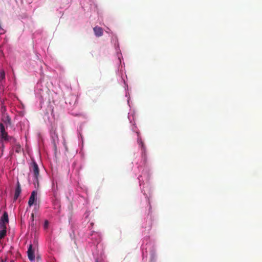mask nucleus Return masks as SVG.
<instances>
[{
    "label": "nucleus",
    "mask_w": 262,
    "mask_h": 262,
    "mask_svg": "<svg viewBox=\"0 0 262 262\" xmlns=\"http://www.w3.org/2000/svg\"><path fill=\"white\" fill-rule=\"evenodd\" d=\"M1 221L6 224L9 223L8 214L7 212H4L3 216H2Z\"/></svg>",
    "instance_id": "8"
},
{
    "label": "nucleus",
    "mask_w": 262,
    "mask_h": 262,
    "mask_svg": "<svg viewBox=\"0 0 262 262\" xmlns=\"http://www.w3.org/2000/svg\"><path fill=\"white\" fill-rule=\"evenodd\" d=\"M5 80V72L3 70L0 71V84H2L3 81Z\"/></svg>",
    "instance_id": "11"
},
{
    "label": "nucleus",
    "mask_w": 262,
    "mask_h": 262,
    "mask_svg": "<svg viewBox=\"0 0 262 262\" xmlns=\"http://www.w3.org/2000/svg\"><path fill=\"white\" fill-rule=\"evenodd\" d=\"M7 234L6 230H0V239L4 238Z\"/></svg>",
    "instance_id": "13"
},
{
    "label": "nucleus",
    "mask_w": 262,
    "mask_h": 262,
    "mask_svg": "<svg viewBox=\"0 0 262 262\" xmlns=\"http://www.w3.org/2000/svg\"><path fill=\"white\" fill-rule=\"evenodd\" d=\"M13 149L15 150L17 153H20L21 151L22 148L19 143L13 145Z\"/></svg>",
    "instance_id": "10"
},
{
    "label": "nucleus",
    "mask_w": 262,
    "mask_h": 262,
    "mask_svg": "<svg viewBox=\"0 0 262 262\" xmlns=\"http://www.w3.org/2000/svg\"><path fill=\"white\" fill-rule=\"evenodd\" d=\"M2 121L5 124H8L10 125L11 123V118L7 114L3 115Z\"/></svg>",
    "instance_id": "7"
},
{
    "label": "nucleus",
    "mask_w": 262,
    "mask_h": 262,
    "mask_svg": "<svg viewBox=\"0 0 262 262\" xmlns=\"http://www.w3.org/2000/svg\"><path fill=\"white\" fill-rule=\"evenodd\" d=\"M6 107L5 106H2V112L3 113L4 112L6 111Z\"/></svg>",
    "instance_id": "16"
},
{
    "label": "nucleus",
    "mask_w": 262,
    "mask_h": 262,
    "mask_svg": "<svg viewBox=\"0 0 262 262\" xmlns=\"http://www.w3.org/2000/svg\"><path fill=\"white\" fill-rule=\"evenodd\" d=\"M37 193L36 191H33L29 198L28 205L31 207L37 200Z\"/></svg>",
    "instance_id": "3"
},
{
    "label": "nucleus",
    "mask_w": 262,
    "mask_h": 262,
    "mask_svg": "<svg viewBox=\"0 0 262 262\" xmlns=\"http://www.w3.org/2000/svg\"><path fill=\"white\" fill-rule=\"evenodd\" d=\"M95 262H99V261H98V259H96V260H95Z\"/></svg>",
    "instance_id": "18"
},
{
    "label": "nucleus",
    "mask_w": 262,
    "mask_h": 262,
    "mask_svg": "<svg viewBox=\"0 0 262 262\" xmlns=\"http://www.w3.org/2000/svg\"><path fill=\"white\" fill-rule=\"evenodd\" d=\"M138 143L141 146V149L143 152L145 151V147L141 138L138 136Z\"/></svg>",
    "instance_id": "12"
},
{
    "label": "nucleus",
    "mask_w": 262,
    "mask_h": 262,
    "mask_svg": "<svg viewBox=\"0 0 262 262\" xmlns=\"http://www.w3.org/2000/svg\"><path fill=\"white\" fill-rule=\"evenodd\" d=\"M0 228L2 229V230H7L6 224L0 221Z\"/></svg>",
    "instance_id": "14"
},
{
    "label": "nucleus",
    "mask_w": 262,
    "mask_h": 262,
    "mask_svg": "<svg viewBox=\"0 0 262 262\" xmlns=\"http://www.w3.org/2000/svg\"><path fill=\"white\" fill-rule=\"evenodd\" d=\"M28 258L31 260L33 261L35 259V256L34 254V250L32 249V245H30L28 249Z\"/></svg>",
    "instance_id": "4"
},
{
    "label": "nucleus",
    "mask_w": 262,
    "mask_h": 262,
    "mask_svg": "<svg viewBox=\"0 0 262 262\" xmlns=\"http://www.w3.org/2000/svg\"><path fill=\"white\" fill-rule=\"evenodd\" d=\"M95 34L97 37H100L103 35V29L100 27L96 26L93 28Z\"/></svg>",
    "instance_id": "6"
},
{
    "label": "nucleus",
    "mask_w": 262,
    "mask_h": 262,
    "mask_svg": "<svg viewBox=\"0 0 262 262\" xmlns=\"http://www.w3.org/2000/svg\"><path fill=\"white\" fill-rule=\"evenodd\" d=\"M6 141H9L10 144L13 146L14 145L18 144L19 143L17 142L16 139L12 137V136H8V140H6Z\"/></svg>",
    "instance_id": "9"
},
{
    "label": "nucleus",
    "mask_w": 262,
    "mask_h": 262,
    "mask_svg": "<svg viewBox=\"0 0 262 262\" xmlns=\"http://www.w3.org/2000/svg\"><path fill=\"white\" fill-rule=\"evenodd\" d=\"M31 219H32V221L33 222L34 221V214L33 213L31 214Z\"/></svg>",
    "instance_id": "17"
},
{
    "label": "nucleus",
    "mask_w": 262,
    "mask_h": 262,
    "mask_svg": "<svg viewBox=\"0 0 262 262\" xmlns=\"http://www.w3.org/2000/svg\"><path fill=\"white\" fill-rule=\"evenodd\" d=\"M32 169L34 173V178L36 181H38V177L39 174V170L38 165L35 162H33L32 164Z\"/></svg>",
    "instance_id": "2"
},
{
    "label": "nucleus",
    "mask_w": 262,
    "mask_h": 262,
    "mask_svg": "<svg viewBox=\"0 0 262 262\" xmlns=\"http://www.w3.org/2000/svg\"><path fill=\"white\" fill-rule=\"evenodd\" d=\"M8 136L3 123L0 122V143L3 144L4 141L8 140Z\"/></svg>",
    "instance_id": "1"
},
{
    "label": "nucleus",
    "mask_w": 262,
    "mask_h": 262,
    "mask_svg": "<svg viewBox=\"0 0 262 262\" xmlns=\"http://www.w3.org/2000/svg\"><path fill=\"white\" fill-rule=\"evenodd\" d=\"M49 222L47 220L45 221L44 225H43L44 228L45 229H47L49 227Z\"/></svg>",
    "instance_id": "15"
},
{
    "label": "nucleus",
    "mask_w": 262,
    "mask_h": 262,
    "mask_svg": "<svg viewBox=\"0 0 262 262\" xmlns=\"http://www.w3.org/2000/svg\"><path fill=\"white\" fill-rule=\"evenodd\" d=\"M21 187H20V183H19V182L18 181L17 183V186H16V188L15 191V194H14V201H16L18 199V196H19V195L21 193Z\"/></svg>",
    "instance_id": "5"
}]
</instances>
